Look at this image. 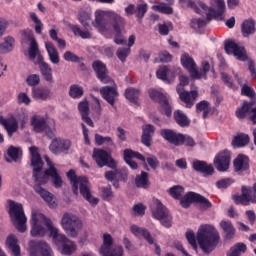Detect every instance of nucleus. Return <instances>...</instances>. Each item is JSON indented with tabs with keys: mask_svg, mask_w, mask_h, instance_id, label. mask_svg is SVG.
<instances>
[{
	"mask_svg": "<svg viewBox=\"0 0 256 256\" xmlns=\"http://www.w3.org/2000/svg\"><path fill=\"white\" fill-rule=\"evenodd\" d=\"M6 247L13 256H21V247L19 246L17 237H15V235L11 234L7 237Z\"/></svg>",
	"mask_w": 256,
	"mask_h": 256,
	"instance_id": "obj_32",
	"label": "nucleus"
},
{
	"mask_svg": "<svg viewBox=\"0 0 256 256\" xmlns=\"http://www.w3.org/2000/svg\"><path fill=\"white\" fill-rule=\"evenodd\" d=\"M176 91L182 103H185L187 109H191V107H193L194 105L193 102L191 101V93H189L188 91H185V88L181 86H177Z\"/></svg>",
	"mask_w": 256,
	"mask_h": 256,
	"instance_id": "obj_37",
	"label": "nucleus"
},
{
	"mask_svg": "<svg viewBox=\"0 0 256 256\" xmlns=\"http://www.w3.org/2000/svg\"><path fill=\"white\" fill-rule=\"evenodd\" d=\"M51 153L59 155V153H67L71 149V142L67 139L54 138L49 146Z\"/></svg>",
	"mask_w": 256,
	"mask_h": 256,
	"instance_id": "obj_23",
	"label": "nucleus"
},
{
	"mask_svg": "<svg viewBox=\"0 0 256 256\" xmlns=\"http://www.w3.org/2000/svg\"><path fill=\"white\" fill-rule=\"evenodd\" d=\"M67 177L71 182L74 195H79V184L81 183V179H85L86 176H77L75 170L71 169L67 172Z\"/></svg>",
	"mask_w": 256,
	"mask_h": 256,
	"instance_id": "obj_34",
	"label": "nucleus"
},
{
	"mask_svg": "<svg viewBox=\"0 0 256 256\" xmlns=\"http://www.w3.org/2000/svg\"><path fill=\"white\" fill-rule=\"evenodd\" d=\"M183 193H185V188H183V186L176 185L169 189V194L177 201L183 197Z\"/></svg>",
	"mask_w": 256,
	"mask_h": 256,
	"instance_id": "obj_49",
	"label": "nucleus"
},
{
	"mask_svg": "<svg viewBox=\"0 0 256 256\" xmlns=\"http://www.w3.org/2000/svg\"><path fill=\"white\" fill-rule=\"evenodd\" d=\"M247 251V245L243 242H238L233 245L227 252V256H240Z\"/></svg>",
	"mask_w": 256,
	"mask_h": 256,
	"instance_id": "obj_41",
	"label": "nucleus"
},
{
	"mask_svg": "<svg viewBox=\"0 0 256 256\" xmlns=\"http://www.w3.org/2000/svg\"><path fill=\"white\" fill-rule=\"evenodd\" d=\"M192 168L194 171H197V173H202V175H213L215 173V168H213L212 164H207V162L203 160H195L192 163Z\"/></svg>",
	"mask_w": 256,
	"mask_h": 256,
	"instance_id": "obj_28",
	"label": "nucleus"
},
{
	"mask_svg": "<svg viewBox=\"0 0 256 256\" xmlns=\"http://www.w3.org/2000/svg\"><path fill=\"white\" fill-rule=\"evenodd\" d=\"M30 19L35 24V33H37V35H41V33H43V22H41V19H39V16H37V13L30 12Z\"/></svg>",
	"mask_w": 256,
	"mask_h": 256,
	"instance_id": "obj_48",
	"label": "nucleus"
},
{
	"mask_svg": "<svg viewBox=\"0 0 256 256\" xmlns=\"http://www.w3.org/2000/svg\"><path fill=\"white\" fill-rule=\"evenodd\" d=\"M135 185L138 189H148L151 183L149 182V173L142 171L140 175L135 178Z\"/></svg>",
	"mask_w": 256,
	"mask_h": 256,
	"instance_id": "obj_38",
	"label": "nucleus"
},
{
	"mask_svg": "<svg viewBox=\"0 0 256 256\" xmlns=\"http://www.w3.org/2000/svg\"><path fill=\"white\" fill-rule=\"evenodd\" d=\"M123 159L125 163L129 165L130 168H132L133 171L139 169V164L133 161V159H138V161H142V163H144L145 169L149 171V166H147V163H145V156L137 151L125 149L123 152Z\"/></svg>",
	"mask_w": 256,
	"mask_h": 256,
	"instance_id": "obj_14",
	"label": "nucleus"
},
{
	"mask_svg": "<svg viewBox=\"0 0 256 256\" xmlns=\"http://www.w3.org/2000/svg\"><path fill=\"white\" fill-rule=\"evenodd\" d=\"M116 55L122 63H125V61H127V57L131 55V48H120L117 50Z\"/></svg>",
	"mask_w": 256,
	"mask_h": 256,
	"instance_id": "obj_59",
	"label": "nucleus"
},
{
	"mask_svg": "<svg viewBox=\"0 0 256 256\" xmlns=\"http://www.w3.org/2000/svg\"><path fill=\"white\" fill-rule=\"evenodd\" d=\"M150 211L152 213L153 219H156L163 225L169 229L173 225V216L169 209L163 205L161 200L154 199L150 205Z\"/></svg>",
	"mask_w": 256,
	"mask_h": 256,
	"instance_id": "obj_8",
	"label": "nucleus"
},
{
	"mask_svg": "<svg viewBox=\"0 0 256 256\" xmlns=\"http://www.w3.org/2000/svg\"><path fill=\"white\" fill-rule=\"evenodd\" d=\"M160 136L164 141H167V143H170V145H175V147H180L181 142L183 141V134L177 133L172 129H161Z\"/></svg>",
	"mask_w": 256,
	"mask_h": 256,
	"instance_id": "obj_20",
	"label": "nucleus"
},
{
	"mask_svg": "<svg viewBox=\"0 0 256 256\" xmlns=\"http://www.w3.org/2000/svg\"><path fill=\"white\" fill-rule=\"evenodd\" d=\"M0 125L7 131L8 137H13V134L19 131V122L13 114L8 115L7 118L0 116Z\"/></svg>",
	"mask_w": 256,
	"mask_h": 256,
	"instance_id": "obj_22",
	"label": "nucleus"
},
{
	"mask_svg": "<svg viewBox=\"0 0 256 256\" xmlns=\"http://www.w3.org/2000/svg\"><path fill=\"white\" fill-rule=\"evenodd\" d=\"M31 225V235L32 237H45L47 233V229L45 227L39 225V218H37V214H32L30 219Z\"/></svg>",
	"mask_w": 256,
	"mask_h": 256,
	"instance_id": "obj_29",
	"label": "nucleus"
},
{
	"mask_svg": "<svg viewBox=\"0 0 256 256\" xmlns=\"http://www.w3.org/2000/svg\"><path fill=\"white\" fill-rule=\"evenodd\" d=\"M101 193L104 201H111V199H113V190L111 189V185H108L107 187H102Z\"/></svg>",
	"mask_w": 256,
	"mask_h": 256,
	"instance_id": "obj_61",
	"label": "nucleus"
},
{
	"mask_svg": "<svg viewBox=\"0 0 256 256\" xmlns=\"http://www.w3.org/2000/svg\"><path fill=\"white\" fill-rule=\"evenodd\" d=\"M38 53H39V44H37V40H33L30 43L28 55H29L30 59H35V57H37Z\"/></svg>",
	"mask_w": 256,
	"mask_h": 256,
	"instance_id": "obj_60",
	"label": "nucleus"
},
{
	"mask_svg": "<svg viewBox=\"0 0 256 256\" xmlns=\"http://www.w3.org/2000/svg\"><path fill=\"white\" fill-rule=\"evenodd\" d=\"M117 170V179L118 181H127L129 177V169L126 167L116 169Z\"/></svg>",
	"mask_w": 256,
	"mask_h": 256,
	"instance_id": "obj_63",
	"label": "nucleus"
},
{
	"mask_svg": "<svg viewBox=\"0 0 256 256\" xmlns=\"http://www.w3.org/2000/svg\"><path fill=\"white\" fill-rule=\"evenodd\" d=\"M256 100L244 101L242 106L237 108L235 111V115L239 121H243V119H247L249 115H251V109L253 105H255Z\"/></svg>",
	"mask_w": 256,
	"mask_h": 256,
	"instance_id": "obj_27",
	"label": "nucleus"
},
{
	"mask_svg": "<svg viewBox=\"0 0 256 256\" xmlns=\"http://www.w3.org/2000/svg\"><path fill=\"white\" fill-rule=\"evenodd\" d=\"M155 135V126L153 124H146L142 127L141 143L145 147H151V141Z\"/></svg>",
	"mask_w": 256,
	"mask_h": 256,
	"instance_id": "obj_30",
	"label": "nucleus"
},
{
	"mask_svg": "<svg viewBox=\"0 0 256 256\" xmlns=\"http://www.w3.org/2000/svg\"><path fill=\"white\" fill-rule=\"evenodd\" d=\"M249 141V135L241 133L234 137L232 145L234 147H245V145H249Z\"/></svg>",
	"mask_w": 256,
	"mask_h": 256,
	"instance_id": "obj_45",
	"label": "nucleus"
},
{
	"mask_svg": "<svg viewBox=\"0 0 256 256\" xmlns=\"http://www.w3.org/2000/svg\"><path fill=\"white\" fill-rule=\"evenodd\" d=\"M30 124L33 126V130L35 133H43L46 131L48 137H55V132L49 128V124H47V120L41 116H33L30 120Z\"/></svg>",
	"mask_w": 256,
	"mask_h": 256,
	"instance_id": "obj_16",
	"label": "nucleus"
},
{
	"mask_svg": "<svg viewBox=\"0 0 256 256\" xmlns=\"http://www.w3.org/2000/svg\"><path fill=\"white\" fill-rule=\"evenodd\" d=\"M15 47V38L7 36L4 43L0 44V53H9Z\"/></svg>",
	"mask_w": 256,
	"mask_h": 256,
	"instance_id": "obj_44",
	"label": "nucleus"
},
{
	"mask_svg": "<svg viewBox=\"0 0 256 256\" xmlns=\"http://www.w3.org/2000/svg\"><path fill=\"white\" fill-rule=\"evenodd\" d=\"M78 111L81 115V117L85 115H89V102L82 101L78 104Z\"/></svg>",
	"mask_w": 256,
	"mask_h": 256,
	"instance_id": "obj_64",
	"label": "nucleus"
},
{
	"mask_svg": "<svg viewBox=\"0 0 256 256\" xmlns=\"http://www.w3.org/2000/svg\"><path fill=\"white\" fill-rule=\"evenodd\" d=\"M148 95L150 99H152V101L159 103L161 111L164 115H166V117H171L173 109L171 108V104H169V99H167V96H165V94L155 89H150L148 91Z\"/></svg>",
	"mask_w": 256,
	"mask_h": 256,
	"instance_id": "obj_12",
	"label": "nucleus"
},
{
	"mask_svg": "<svg viewBox=\"0 0 256 256\" xmlns=\"http://www.w3.org/2000/svg\"><path fill=\"white\" fill-rule=\"evenodd\" d=\"M63 59L70 63H81V58L71 51H66L63 54Z\"/></svg>",
	"mask_w": 256,
	"mask_h": 256,
	"instance_id": "obj_58",
	"label": "nucleus"
},
{
	"mask_svg": "<svg viewBox=\"0 0 256 256\" xmlns=\"http://www.w3.org/2000/svg\"><path fill=\"white\" fill-rule=\"evenodd\" d=\"M92 157L100 169H103V167L117 169V161L113 159V156H111V153L107 152V150L94 149Z\"/></svg>",
	"mask_w": 256,
	"mask_h": 256,
	"instance_id": "obj_10",
	"label": "nucleus"
},
{
	"mask_svg": "<svg viewBox=\"0 0 256 256\" xmlns=\"http://www.w3.org/2000/svg\"><path fill=\"white\" fill-rule=\"evenodd\" d=\"M196 239L203 253L209 255V253H213L217 249L219 241H221V235H219V231L215 226L204 224L199 227Z\"/></svg>",
	"mask_w": 256,
	"mask_h": 256,
	"instance_id": "obj_4",
	"label": "nucleus"
},
{
	"mask_svg": "<svg viewBox=\"0 0 256 256\" xmlns=\"http://www.w3.org/2000/svg\"><path fill=\"white\" fill-rule=\"evenodd\" d=\"M70 29L72 33H74L75 37H81V39H91L92 35L89 30H82L79 25H70Z\"/></svg>",
	"mask_w": 256,
	"mask_h": 256,
	"instance_id": "obj_47",
	"label": "nucleus"
},
{
	"mask_svg": "<svg viewBox=\"0 0 256 256\" xmlns=\"http://www.w3.org/2000/svg\"><path fill=\"white\" fill-rule=\"evenodd\" d=\"M100 95L111 105V107H115V99L119 97V92L113 86H103L100 89Z\"/></svg>",
	"mask_w": 256,
	"mask_h": 256,
	"instance_id": "obj_26",
	"label": "nucleus"
},
{
	"mask_svg": "<svg viewBox=\"0 0 256 256\" xmlns=\"http://www.w3.org/2000/svg\"><path fill=\"white\" fill-rule=\"evenodd\" d=\"M7 155L10 157V159H12V161L17 163V161H19V156L22 155V152L21 149L15 146H10L7 150Z\"/></svg>",
	"mask_w": 256,
	"mask_h": 256,
	"instance_id": "obj_53",
	"label": "nucleus"
},
{
	"mask_svg": "<svg viewBox=\"0 0 256 256\" xmlns=\"http://www.w3.org/2000/svg\"><path fill=\"white\" fill-rule=\"evenodd\" d=\"M109 21L114 31V43L116 45H125L127 41L123 39V31H125V25L127 21L120 14L112 10H97L95 12V21L93 27L99 31V33H107L109 31Z\"/></svg>",
	"mask_w": 256,
	"mask_h": 256,
	"instance_id": "obj_3",
	"label": "nucleus"
},
{
	"mask_svg": "<svg viewBox=\"0 0 256 256\" xmlns=\"http://www.w3.org/2000/svg\"><path fill=\"white\" fill-rule=\"evenodd\" d=\"M183 3L193 9L195 13L198 15H206V19L201 18H194L191 20L190 27L192 29H203V27L207 26L209 21L215 19L216 21H225V0H212L213 7L216 8H209L208 5L201 1H193V0H182Z\"/></svg>",
	"mask_w": 256,
	"mask_h": 256,
	"instance_id": "obj_2",
	"label": "nucleus"
},
{
	"mask_svg": "<svg viewBox=\"0 0 256 256\" xmlns=\"http://www.w3.org/2000/svg\"><path fill=\"white\" fill-rule=\"evenodd\" d=\"M130 231L135 237H137V239H145L149 245H155V238H153L151 232L147 228L133 224L130 227Z\"/></svg>",
	"mask_w": 256,
	"mask_h": 256,
	"instance_id": "obj_24",
	"label": "nucleus"
},
{
	"mask_svg": "<svg viewBox=\"0 0 256 256\" xmlns=\"http://www.w3.org/2000/svg\"><path fill=\"white\" fill-rule=\"evenodd\" d=\"M173 117L179 127H189V125H191V120H189L187 114H184L182 110L174 111Z\"/></svg>",
	"mask_w": 256,
	"mask_h": 256,
	"instance_id": "obj_36",
	"label": "nucleus"
},
{
	"mask_svg": "<svg viewBox=\"0 0 256 256\" xmlns=\"http://www.w3.org/2000/svg\"><path fill=\"white\" fill-rule=\"evenodd\" d=\"M80 189V195L90 203V205H97L99 203V199L93 197L91 194V188L89 187V178L87 176L85 178H80V183H78Z\"/></svg>",
	"mask_w": 256,
	"mask_h": 256,
	"instance_id": "obj_19",
	"label": "nucleus"
},
{
	"mask_svg": "<svg viewBox=\"0 0 256 256\" xmlns=\"http://www.w3.org/2000/svg\"><path fill=\"white\" fill-rule=\"evenodd\" d=\"M224 49L227 55H234L238 61H247L249 57L247 56V50L243 46H239L233 40H226L224 42Z\"/></svg>",
	"mask_w": 256,
	"mask_h": 256,
	"instance_id": "obj_13",
	"label": "nucleus"
},
{
	"mask_svg": "<svg viewBox=\"0 0 256 256\" xmlns=\"http://www.w3.org/2000/svg\"><path fill=\"white\" fill-rule=\"evenodd\" d=\"M85 93L83 86L78 84H73L69 88V97L71 99H81L82 95Z\"/></svg>",
	"mask_w": 256,
	"mask_h": 256,
	"instance_id": "obj_46",
	"label": "nucleus"
},
{
	"mask_svg": "<svg viewBox=\"0 0 256 256\" xmlns=\"http://www.w3.org/2000/svg\"><path fill=\"white\" fill-rule=\"evenodd\" d=\"M221 79L224 85H226V87H228L229 89H233L234 91L235 89H237V86H235V84L233 83V78H231L228 73L222 72Z\"/></svg>",
	"mask_w": 256,
	"mask_h": 256,
	"instance_id": "obj_57",
	"label": "nucleus"
},
{
	"mask_svg": "<svg viewBox=\"0 0 256 256\" xmlns=\"http://www.w3.org/2000/svg\"><path fill=\"white\" fill-rule=\"evenodd\" d=\"M153 9L159 13H162L163 15H173V8L163 3L153 6Z\"/></svg>",
	"mask_w": 256,
	"mask_h": 256,
	"instance_id": "obj_56",
	"label": "nucleus"
},
{
	"mask_svg": "<svg viewBox=\"0 0 256 256\" xmlns=\"http://www.w3.org/2000/svg\"><path fill=\"white\" fill-rule=\"evenodd\" d=\"M37 63L43 79L47 83H53V68H51L49 63L45 62L42 55L38 56Z\"/></svg>",
	"mask_w": 256,
	"mask_h": 256,
	"instance_id": "obj_25",
	"label": "nucleus"
},
{
	"mask_svg": "<svg viewBox=\"0 0 256 256\" xmlns=\"http://www.w3.org/2000/svg\"><path fill=\"white\" fill-rule=\"evenodd\" d=\"M230 165H231V152H229V150H223L215 156L214 167L220 173H225V171H228Z\"/></svg>",
	"mask_w": 256,
	"mask_h": 256,
	"instance_id": "obj_15",
	"label": "nucleus"
},
{
	"mask_svg": "<svg viewBox=\"0 0 256 256\" xmlns=\"http://www.w3.org/2000/svg\"><path fill=\"white\" fill-rule=\"evenodd\" d=\"M195 203H199L201 209H211V207H213V204L211 203V201H209V199L205 198V196L196 193V202Z\"/></svg>",
	"mask_w": 256,
	"mask_h": 256,
	"instance_id": "obj_50",
	"label": "nucleus"
},
{
	"mask_svg": "<svg viewBox=\"0 0 256 256\" xmlns=\"http://www.w3.org/2000/svg\"><path fill=\"white\" fill-rule=\"evenodd\" d=\"M92 69L99 81L101 83L107 84L111 81L109 77V70L107 69V65L103 63L101 60H96L92 63Z\"/></svg>",
	"mask_w": 256,
	"mask_h": 256,
	"instance_id": "obj_18",
	"label": "nucleus"
},
{
	"mask_svg": "<svg viewBox=\"0 0 256 256\" xmlns=\"http://www.w3.org/2000/svg\"><path fill=\"white\" fill-rule=\"evenodd\" d=\"M197 193L195 192H188L184 196H181L180 205L183 209H189L191 207V203H196Z\"/></svg>",
	"mask_w": 256,
	"mask_h": 256,
	"instance_id": "obj_39",
	"label": "nucleus"
},
{
	"mask_svg": "<svg viewBox=\"0 0 256 256\" xmlns=\"http://www.w3.org/2000/svg\"><path fill=\"white\" fill-rule=\"evenodd\" d=\"M145 162L155 171L159 167V159L154 155L145 158Z\"/></svg>",
	"mask_w": 256,
	"mask_h": 256,
	"instance_id": "obj_62",
	"label": "nucleus"
},
{
	"mask_svg": "<svg viewBox=\"0 0 256 256\" xmlns=\"http://www.w3.org/2000/svg\"><path fill=\"white\" fill-rule=\"evenodd\" d=\"M235 173H249L251 170V159L245 154H238L233 162Z\"/></svg>",
	"mask_w": 256,
	"mask_h": 256,
	"instance_id": "obj_21",
	"label": "nucleus"
},
{
	"mask_svg": "<svg viewBox=\"0 0 256 256\" xmlns=\"http://www.w3.org/2000/svg\"><path fill=\"white\" fill-rule=\"evenodd\" d=\"M26 83L29 87H37L41 83V77L39 74H31L26 78Z\"/></svg>",
	"mask_w": 256,
	"mask_h": 256,
	"instance_id": "obj_55",
	"label": "nucleus"
},
{
	"mask_svg": "<svg viewBox=\"0 0 256 256\" xmlns=\"http://www.w3.org/2000/svg\"><path fill=\"white\" fill-rule=\"evenodd\" d=\"M181 64L184 69H187L192 79H205L207 80V73L211 71V64L208 61H202L200 71L197 70L195 60L189 54L181 56Z\"/></svg>",
	"mask_w": 256,
	"mask_h": 256,
	"instance_id": "obj_6",
	"label": "nucleus"
},
{
	"mask_svg": "<svg viewBox=\"0 0 256 256\" xmlns=\"http://www.w3.org/2000/svg\"><path fill=\"white\" fill-rule=\"evenodd\" d=\"M94 141L98 147H101V145L113 147L115 145V142H113V138H111V136H102L101 134H95Z\"/></svg>",
	"mask_w": 256,
	"mask_h": 256,
	"instance_id": "obj_43",
	"label": "nucleus"
},
{
	"mask_svg": "<svg viewBox=\"0 0 256 256\" xmlns=\"http://www.w3.org/2000/svg\"><path fill=\"white\" fill-rule=\"evenodd\" d=\"M32 97L35 101H47V99H51V90L47 87H34L32 88Z\"/></svg>",
	"mask_w": 256,
	"mask_h": 256,
	"instance_id": "obj_31",
	"label": "nucleus"
},
{
	"mask_svg": "<svg viewBox=\"0 0 256 256\" xmlns=\"http://www.w3.org/2000/svg\"><path fill=\"white\" fill-rule=\"evenodd\" d=\"M241 31L243 37H249V35H253V33H255V20H245L241 25Z\"/></svg>",
	"mask_w": 256,
	"mask_h": 256,
	"instance_id": "obj_40",
	"label": "nucleus"
},
{
	"mask_svg": "<svg viewBox=\"0 0 256 256\" xmlns=\"http://www.w3.org/2000/svg\"><path fill=\"white\" fill-rule=\"evenodd\" d=\"M100 253L103 256H123V246H113V236L109 233H104Z\"/></svg>",
	"mask_w": 256,
	"mask_h": 256,
	"instance_id": "obj_11",
	"label": "nucleus"
},
{
	"mask_svg": "<svg viewBox=\"0 0 256 256\" xmlns=\"http://www.w3.org/2000/svg\"><path fill=\"white\" fill-rule=\"evenodd\" d=\"M148 5L147 3H143V4H138L135 10L136 13V17L139 21V23H141V21H143V17H145V14L148 11Z\"/></svg>",
	"mask_w": 256,
	"mask_h": 256,
	"instance_id": "obj_52",
	"label": "nucleus"
},
{
	"mask_svg": "<svg viewBox=\"0 0 256 256\" xmlns=\"http://www.w3.org/2000/svg\"><path fill=\"white\" fill-rule=\"evenodd\" d=\"M45 49L48 53V57L54 65H59V51H57V48L53 44V42L47 41L45 42Z\"/></svg>",
	"mask_w": 256,
	"mask_h": 256,
	"instance_id": "obj_35",
	"label": "nucleus"
},
{
	"mask_svg": "<svg viewBox=\"0 0 256 256\" xmlns=\"http://www.w3.org/2000/svg\"><path fill=\"white\" fill-rule=\"evenodd\" d=\"M45 225L50 233V237L53 238V243L61 249L62 255H73L77 251V245L75 242L68 239L65 234H59V229L53 226L51 219L44 218Z\"/></svg>",
	"mask_w": 256,
	"mask_h": 256,
	"instance_id": "obj_5",
	"label": "nucleus"
},
{
	"mask_svg": "<svg viewBox=\"0 0 256 256\" xmlns=\"http://www.w3.org/2000/svg\"><path fill=\"white\" fill-rule=\"evenodd\" d=\"M139 95H141V91L139 89L135 88H127L125 90V97L130 101V103H133L134 105H137L139 103Z\"/></svg>",
	"mask_w": 256,
	"mask_h": 256,
	"instance_id": "obj_42",
	"label": "nucleus"
},
{
	"mask_svg": "<svg viewBox=\"0 0 256 256\" xmlns=\"http://www.w3.org/2000/svg\"><path fill=\"white\" fill-rule=\"evenodd\" d=\"M53 256V250L45 241L30 242V256Z\"/></svg>",
	"mask_w": 256,
	"mask_h": 256,
	"instance_id": "obj_17",
	"label": "nucleus"
},
{
	"mask_svg": "<svg viewBox=\"0 0 256 256\" xmlns=\"http://www.w3.org/2000/svg\"><path fill=\"white\" fill-rule=\"evenodd\" d=\"M9 216L14 227L19 233H25L27 231V216H25V210L23 204L16 203L13 200H8Z\"/></svg>",
	"mask_w": 256,
	"mask_h": 256,
	"instance_id": "obj_7",
	"label": "nucleus"
},
{
	"mask_svg": "<svg viewBox=\"0 0 256 256\" xmlns=\"http://www.w3.org/2000/svg\"><path fill=\"white\" fill-rule=\"evenodd\" d=\"M61 225L64 231L70 237H77L79 235V230L83 229V222L77 215L71 214V213H64L61 220Z\"/></svg>",
	"mask_w": 256,
	"mask_h": 256,
	"instance_id": "obj_9",
	"label": "nucleus"
},
{
	"mask_svg": "<svg viewBox=\"0 0 256 256\" xmlns=\"http://www.w3.org/2000/svg\"><path fill=\"white\" fill-rule=\"evenodd\" d=\"M220 229H222L224 233V238L227 240H231L235 237V226H233V223L229 220H222L220 222Z\"/></svg>",
	"mask_w": 256,
	"mask_h": 256,
	"instance_id": "obj_33",
	"label": "nucleus"
},
{
	"mask_svg": "<svg viewBox=\"0 0 256 256\" xmlns=\"http://www.w3.org/2000/svg\"><path fill=\"white\" fill-rule=\"evenodd\" d=\"M31 155V165L33 167L32 177L35 181L33 187L35 193L40 195L41 198L51 207L52 209L57 207L55 201H53V195L51 192L42 188V185H47L49 179H52V183L56 189H61L63 187V178L59 175V171L55 167V164L51 161L48 156H45V161L48 165L43 171V159H41V154H39V148L36 146H31L29 148Z\"/></svg>",
	"mask_w": 256,
	"mask_h": 256,
	"instance_id": "obj_1",
	"label": "nucleus"
},
{
	"mask_svg": "<svg viewBox=\"0 0 256 256\" xmlns=\"http://www.w3.org/2000/svg\"><path fill=\"white\" fill-rule=\"evenodd\" d=\"M168 73L169 66H161L156 72V77L158 79H161V81H164L165 83H169V77H167Z\"/></svg>",
	"mask_w": 256,
	"mask_h": 256,
	"instance_id": "obj_54",
	"label": "nucleus"
},
{
	"mask_svg": "<svg viewBox=\"0 0 256 256\" xmlns=\"http://www.w3.org/2000/svg\"><path fill=\"white\" fill-rule=\"evenodd\" d=\"M91 19V14L85 10H80L78 13V21L83 25V27H89V21Z\"/></svg>",
	"mask_w": 256,
	"mask_h": 256,
	"instance_id": "obj_51",
	"label": "nucleus"
}]
</instances>
